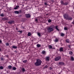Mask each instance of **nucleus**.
I'll use <instances>...</instances> for the list:
<instances>
[{
	"label": "nucleus",
	"instance_id": "49530a36",
	"mask_svg": "<svg viewBox=\"0 0 74 74\" xmlns=\"http://www.w3.org/2000/svg\"><path fill=\"white\" fill-rule=\"evenodd\" d=\"M1 48H0V51H1Z\"/></svg>",
	"mask_w": 74,
	"mask_h": 74
},
{
	"label": "nucleus",
	"instance_id": "a878e982",
	"mask_svg": "<svg viewBox=\"0 0 74 74\" xmlns=\"http://www.w3.org/2000/svg\"><path fill=\"white\" fill-rule=\"evenodd\" d=\"M64 30H68V27H64Z\"/></svg>",
	"mask_w": 74,
	"mask_h": 74
},
{
	"label": "nucleus",
	"instance_id": "c756f323",
	"mask_svg": "<svg viewBox=\"0 0 74 74\" xmlns=\"http://www.w3.org/2000/svg\"><path fill=\"white\" fill-rule=\"evenodd\" d=\"M58 26H56L55 27V29H56V30H59V29H58Z\"/></svg>",
	"mask_w": 74,
	"mask_h": 74
},
{
	"label": "nucleus",
	"instance_id": "7c9ffc66",
	"mask_svg": "<svg viewBox=\"0 0 74 74\" xmlns=\"http://www.w3.org/2000/svg\"><path fill=\"white\" fill-rule=\"evenodd\" d=\"M37 34L39 37H40V35H41V34H40V33L39 32H38L37 33Z\"/></svg>",
	"mask_w": 74,
	"mask_h": 74
},
{
	"label": "nucleus",
	"instance_id": "4468645a",
	"mask_svg": "<svg viewBox=\"0 0 74 74\" xmlns=\"http://www.w3.org/2000/svg\"><path fill=\"white\" fill-rule=\"evenodd\" d=\"M66 42H67L68 43H69L70 42V40H69V39H67L66 40Z\"/></svg>",
	"mask_w": 74,
	"mask_h": 74
},
{
	"label": "nucleus",
	"instance_id": "6e6552de",
	"mask_svg": "<svg viewBox=\"0 0 74 74\" xmlns=\"http://www.w3.org/2000/svg\"><path fill=\"white\" fill-rule=\"evenodd\" d=\"M41 54H42V55H46V52L45 51H42Z\"/></svg>",
	"mask_w": 74,
	"mask_h": 74
},
{
	"label": "nucleus",
	"instance_id": "5701e85b",
	"mask_svg": "<svg viewBox=\"0 0 74 74\" xmlns=\"http://www.w3.org/2000/svg\"><path fill=\"white\" fill-rule=\"evenodd\" d=\"M28 36H31V33L28 32L27 34Z\"/></svg>",
	"mask_w": 74,
	"mask_h": 74
},
{
	"label": "nucleus",
	"instance_id": "09e8293b",
	"mask_svg": "<svg viewBox=\"0 0 74 74\" xmlns=\"http://www.w3.org/2000/svg\"><path fill=\"white\" fill-rule=\"evenodd\" d=\"M58 74H60V73H59Z\"/></svg>",
	"mask_w": 74,
	"mask_h": 74
},
{
	"label": "nucleus",
	"instance_id": "c9c22d12",
	"mask_svg": "<svg viewBox=\"0 0 74 74\" xmlns=\"http://www.w3.org/2000/svg\"><path fill=\"white\" fill-rule=\"evenodd\" d=\"M0 16H4V14H1Z\"/></svg>",
	"mask_w": 74,
	"mask_h": 74
},
{
	"label": "nucleus",
	"instance_id": "f704fd0d",
	"mask_svg": "<svg viewBox=\"0 0 74 74\" xmlns=\"http://www.w3.org/2000/svg\"><path fill=\"white\" fill-rule=\"evenodd\" d=\"M51 19H49L48 20V22H49V23H50V22H51Z\"/></svg>",
	"mask_w": 74,
	"mask_h": 74
},
{
	"label": "nucleus",
	"instance_id": "c03bdc74",
	"mask_svg": "<svg viewBox=\"0 0 74 74\" xmlns=\"http://www.w3.org/2000/svg\"><path fill=\"white\" fill-rule=\"evenodd\" d=\"M2 41H1V40H0V43H2Z\"/></svg>",
	"mask_w": 74,
	"mask_h": 74
},
{
	"label": "nucleus",
	"instance_id": "f03ea898",
	"mask_svg": "<svg viewBox=\"0 0 74 74\" xmlns=\"http://www.w3.org/2000/svg\"><path fill=\"white\" fill-rule=\"evenodd\" d=\"M55 27V26L52 25L50 27H49L47 28V30L49 32H51L53 31V28Z\"/></svg>",
	"mask_w": 74,
	"mask_h": 74
},
{
	"label": "nucleus",
	"instance_id": "423d86ee",
	"mask_svg": "<svg viewBox=\"0 0 74 74\" xmlns=\"http://www.w3.org/2000/svg\"><path fill=\"white\" fill-rule=\"evenodd\" d=\"M25 16L26 18H30L31 16L29 14H25Z\"/></svg>",
	"mask_w": 74,
	"mask_h": 74
},
{
	"label": "nucleus",
	"instance_id": "6ab92c4d",
	"mask_svg": "<svg viewBox=\"0 0 74 74\" xmlns=\"http://www.w3.org/2000/svg\"><path fill=\"white\" fill-rule=\"evenodd\" d=\"M21 70L22 71V72H24L25 71V69H24V68H23L21 69Z\"/></svg>",
	"mask_w": 74,
	"mask_h": 74
},
{
	"label": "nucleus",
	"instance_id": "7ed1b4c3",
	"mask_svg": "<svg viewBox=\"0 0 74 74\" xmlns=\"http://www.w3.org/2000/svg\"><path fill=\"white\" fill-rule=\"evenodd\" d=\"M61 59V57L60 56H58L56 57L55 58V61H58V60H60Z\"/></svg>",
	"mask_w": 74,
	"mask_h": 74
},
{
	"label": "nucleus",
	"instance_id": "393cba45",
	"mask_svg": "<svg viewBox=\"0 0 74 74\" xmlns=\"http://www.w3.org/2000/svg\"><path fill=\"white\" fill-rule=\"evenodd\" d=\"M11 68H12V66H11V65L9 66H8V69H11Z\"/></svg>",
	"mask_w": 74,
	"mask_h": 74
},
{
	"label": "nucleus",
	"instance_id": "a19ab883",
	"mask_svg": "<svg viewBox=\"0 0 74 74\" xmlns=\"http://www.w3.org/2000/svg\"><path fill=\"white\" fill-rule=\"evenodd\" d=\"M6 72L7 74H8V71H6Z\"/></svg>",
	"mask_w": 74,
	"mask_h": 74
},
{
	"label": "nucleus",
	"instance_id": "473e14b6",
	"mask_svg": "<svg viewBox=\"0 0 74 74\" xmlns=\"http://www.w3.org/2000/svg\"><path fill=\"white\" fill-rule=\"evenodd\" d=\"M5 45L6 46H9V43H6Z\"/></svg>",
	"mask_w": 74,
	"mask_h": 74
},
{
	"label": "nucleus",
	"instance_id": "a18cd8bd",
	"mask_svg": "<svg viewBox=\"0 0 74 74\" xmlns=\"http://www.w3.org/2000/svg\"><path fill=\"white\" fill-rule=\"evenodd\" d=\"M16 30H18V28H16Z\"/></svg>",
	"mask_w": 74,
	"mask_h": 74
},
{
	"label": "nucleus",
	"instance_id": "412c9836",
	"mask_svg": "<svg viewBox=\"0 0 74 74\" xmlns=\"http://www.w3.org/2000/svg\"><path fill=\"white\" fill-rule=\"evenodd\" d=\"M60 2L61 3V4H62V5H64V2H63V1H62Z\"/></svg>",
	"mask_w": 74,
	"mask_h": 74
},
{
	"label": "nucleus",
	"instance_id": "de8ad7c7",
	"mask_svg": "<svg viewBox=\"0 0 74 74\" xmlns=\"http://www.w3.org/2000/svg\"><path fill=\"white\" fill-rule=\"evenodd\" d=\"M0 74H2V73H0Z\"/></svg>",
	"mask_w": 74,
	"mask_h": 74
},
{
	"label": "nucleus",
	"instance_id": "4c0bfd02",
	"mask_svg": "<svg viewBox=\"0 0 74 74\" xmlns=\"http://www.w3.org/2000/svg\"><path fill=\"white\" fill-rule=\"evenodd\" d=\"M18 32L19 33H22V31H18Z\"/></svg>",
	"mask_w": 74,
	"mask_h": 74
},
{
	"label": "nucleus",
	"instance_id": "1a4fd4ad",
	"mask_svg": "<svg viewBox=\"0 0 74 74\" xmlns=\"http://www.w3.org/2000/svg\"><path fill=\"white\" fill-rule=\"evenodd\" d=\"M59 65H64L65 64L63 62H59Z\"/></svg>",
	"mask_w": 74,
	"mask_h": 74
},
{
	"label": "nucleus",
	"instance_id": "2f4dec72",
	"mask_svg": "<svg viewBox=\"0 0 74 74\" xmlns=\"http://www.w3.org/2000/svg\"><path fill=\"white\" fill-rule=\"evenodd\" d=\"M71 60H72V61H73V60H74V58H73V57H71Z\"/></svg>",
	"mask_w": 74,
	"mask_h": 74
},
{
	"label": "nucleus",
	"instance_id": "37998d69",
	"mask_svg": "<svg viewBox=\"0 0 74 74\" xmlns=\"http://www.w3.org/2000/svg\"><path fill=\"white\" fill-rule=\"evenodd\" d=\"M51 1H52V3H53V2H54V1L53 0H51Z\"/></svg>",
	"mask_w": 74,
	"mask_h": 74
},
{
	"label": "nucleus",
	"instance_id": "9d476101",
	"mask_svg": "<svg viewBox=\"0 0 74 74\" xmlns=\"http://www.w3.org/2000/svg\"><path fill=\"white\" fill-rule=\"evenodd\" d=\"M21 12V11H20V12H18V11H14V13L15 14H18L19 13H20Z\"/></svg>",
	"mask_w": 74,
	"mask_h": 74
},
{
	"label": "nucleus",
	"instance_id": "f3484780",
	"mask_svg": "<svg viewBox=\"0 0 74 74\" xmlns=\"http://www.w3.org/2000/svg\"><path fill=\"white\" fill-rule=\"evenodd\" d=\"M48 47L49 48V49H52V46L51 45H49V46H48Z\"/></svg>",
	"mask_w": 74,
	"mask_h": 74
},
{
	"label": "nucleus",
	"instance_id": "4be33fe9",
	"mask_svg": "<svg viewBox=\"0 0 74 74\" xmlns=\"http://www.w3.org/2000/svg\"><path fill=\"white\" fill-rule=\"evenodd\" d=\"M38 21H40V18H38V19L36 18L35 19V21H36V22H38Z\"/></svg>",
	"mask_w": 74,
	"mask_h": 74
},
{
	"label": "nucleus",
	"instance_id": "f257e3e1",
	"mask_svg": "<svg viewBox=\"0 0 74 74\" xmlns=\"http://www.w3.org/2000/svg\"><path fill=\"white\" fill-rule=\"evenodd\" d=\"M42 63L41 60L39 59H37L36 62L35 63V65L36 66H39L41 65Z\"/></svg>",
	"mask_w": 74,
	"mask_h": 74
},
{
	"label": "nucleus",
	"instance_id": "bb28decb",
	"mask_svg": "<svg viewBox=\"0 0 74 74\" xmlns=\"http://www.w3.org/2000/svg\"><path fill=\"white\" fill-rule=\"evenodd\" d=\"M3 69H4V67H3V66H0V69H1V70H3Z\"/></svg>",
	"mask_w": 74,
	"mask_h": 74
},
{
	"label": "nucleus",
	"instance_id": "ea45409f",
	"mask_svg": "<svg viewBox=\"0 0 74 74\" xmlns=\"http://www.w3.org/2000/svg\"><path fill=\"white\" fill-rule=\"evenodd\" d=\"M4 59V58H1V60H3Z\"/></svg>",
	"mask_w": 74,
	"mask_h": 74
},
{
	"label": "nucleus",
	"instance_id": "72a5a7b5",
	"mask_svg": "<svg viewBox=\"0 0 74 74\" xmlns=\"http://www.w3.org/2000/svg\"><path fill=\"white\" fill-rule=\"evenodd\" d=\"M61 36H64V34L63 33H62L61 34Z\"/></svg>",
	"mask_w": 74,
	"mask_h": 74
},
{
	"label": "nucleus",
	"instance_id": "cd10ccee",
	"mask_svg": "<svg viewBox=\"0 0 74 74\" xmlns=\"http://www.w3.org/2000/svg\"><path fill=\"white\" fill-rule=\"evenodd\" d=\"M27 62V60H25L23 61V62L25 63H26V62Z\"/></svg>",
	"mask_w": 74,
	"mask_h": 74
},
{
	"label": "nucleus",
	"instance_id": "e433bc0d",
	"mask_svg": "<svg viewBox=\"0 0 74 74\" xmlns=\"http://www.w3.org/2000/svg\"><path fill=\"white\" fill-rule=\"evenodd\" d=\"M47 67H48V66L46 65L44 67V69H46V68H47Z\"/></svg>",
	"mask_w": 74,
	"mask_h": 74
},
{
	"label": "nucleus",
	"instance_id": "c85d7f7f",
	"mask_svg": "<svg viewBox=\"0 0 74 74\" xmlns=\"http://www.w3.org/2000/svg\"><path fill=\"white\" fill-rule=\"evenodd\" d=\"M68 4V3L65 2L64 4V5H67Z\"/></svg>",
	"mask_w": 74,
	"mask_h": 74
},
{
	"label": "nucleus",
	"instance_id": "79ce46f5",
	"mask_svg": "<svg viewBox=\"0 0 74 74\" xmlns=\"http://www.w3.org/2000/svg\"><path fill=\"white\" fill-rule=\"evenodd\" d=\"M68 47L69 48H70V45H69L68 46Z\"/></svg>",
	"mask_w": 74,
	"mask_h": 74
},
{
	"label": "nucleus",
	"instance_id": "ddd939ff",
	"mask_svg": "<svg viewBox=\"0 0 74 74\" xmlns=\"http://www.w3.org/2000/svg\"><path fill=\"white\" fill-rule=\"evenodd\" d=\"M36 47L38 48H40V47H41V45H40L39 44H38L36 45Z\"/></svg>",
	"mask_w": 74,
	"mask_h": 74
},
{
	"label": "nucleus",
	"instance_id": "b1692460",
	"mask_svg": "<svg viewBox=\"0 0 74 74\" xmlns=\"http://www.w3.org/2000/svg\"><path fill=\"white\" fill-rule=\"evenodd\" d=\"M58 41V39L56 38L54 40V42H56Z\"/></svg>",
	"mask_w": 74,
	"mask_h": 74
},
{
	"label": "nucleus",
	"instance_id": "58836bf2",
	"mask_svg": "<svg viewBox=\"0 0 74 74\" xmlns=\"http://www.w3.org/2000/svg\"><path fill=\"white\" fill-rule=\"evenodd\" d=\"M45 5H48V4H47L46 3H45Z\"/></svg>",
	"mask_w": 74,
	"mask_h": 74
},
{
	"label": "nucleus",
	"instance_id": "aec40b11",
	"mask_svg": "<svg viewBox=\"0 0 74 74\" xmlns=\"http://www.w3.org/2000/svg\"><path fill=\"white\" fill-rule=\"evenodd\" d=\"M19 8V6H16V7L14 8L15 10H16V9H18Z\"/></svg>",
	"mask_w": 74,
	"mask_h": 74
},
{
	"label": "nucleus",
	"instance_id": "39448f33",
	"mask_svg": "<svg viewBox=\"0 0 74 74\" xmlns=\"http://www.w3.org/2000/svg\"><path fill=\"white\" fill-rule=\"evenodd\" d=\"M8 23L9 24H12V23H14V21H10L8 22Z\"/></svg>",
	"mask_w": 74,
	"mask_h": 74
},
{
	"label": "nucleus",
	"instance_id": "9b49d317",
	"mask_svg": "<svg viewBox=\"0 0 74 74\" xmlns=\"http://www.w3.org/2000/svg\"><path fill=\"white\" fill-rule=\"evenodd\" d=\"M59 51L60 52H62L63 51V47H60V48Z\"/></svg>",
	"mask_w": 74,
	"mask_h": 74
},
{
	"label": "nucleus",
	"instance_id": "2eb2a0df",
	"mask_svg": "<svg viewBox=\"0 0 74 74\" xmlns=\"http://www.w3.org/2000/svg\"><path fill=\"white\" fill-rule=\"evenodd\" d=\"M12 47L13 48H14V49H16V48H17V47L15 46H13Z\"/></svg>",
	"mask_w": 74,
	"mask_h": 74
},
{
	"label": "nucleus",
	"instance_id": "20e7f679",
	"mask_svg": "<svg viewBox=\"0 0 74 74\" xmlns=\"http://www.w3.org/2000/svg\"><path fill=\"white\" fill-rule=\"evenodd\" d=\"M63 16L64 18L65 19H67L68 17H69V15H68V14H64L63 15Z\"/></svg>",
	"mask_w": 74,
	"mask_h": 74
},
{
	"label": "nucleus",
	"instance_id": "f8f14e48",
	"mask_svg": "<svg viewBox=\"0 0 74 74\" xmlns=\"http://www.w3.org/2000/svg\"><path fill=\"white\" fill-rule=\"evenodd\" d=\"M73 19L72 17H68L67 18V19H68V20H71Z\"/></svg>",
	"mask_w": 74,
	"mask_h": 74
},
{
	"label": "nucleus",
	"instance_id": "0eeeda50",
	"mask_svg": "<svg viewBox=\"0 0 74 74\" xmlns=\"http://www.w3.org/2000/svg\"><path fill=\"white\" fill-rule=\"evenodd\" d=\"M49 56L46 57L45 58V60L48 62L49 60Z\"/></svg>",
	"mask_w": 74,
	"mask_h": 74
},
{
	"label": "nucleus",
	"instance_id": "a211bd4d",
	"mask_svg": "<svg viewBox=\"0 0 74 74\" xmlns=\"http://www.w3.org/2000/svg\"><path fill=\"white\" fill-rule=\"evenodd\" d=\"M12 69L13 70H16V67H14L12 68Z\"/></svg>",
	"mask_w": 74,
	"mask_h": 74
},
{
	"label": "nucleus",
	"instance_id": "dca6fc26",
	"mask_svg": "<svg viewBox=\"0 0 74 74\" xmlns=\"http://www.w3.org/2000/svg\"><path fill=\"white\" fill-rule=\"evenodd\" d=\"M69 55H73V52H72V51H70L69 52Z\"/></svg>",
	"mask_w": 74,
	"mask_h": 74
}]
</instances>
